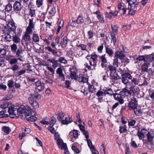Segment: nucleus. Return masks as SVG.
I'll list each match as a JSON object with an SVG mask.
<instances>
[{
  "label": "nucleus",
  "mask_w": 154,
  "mask_h": 154,
  "mask_svg": "<svg viewBox=\"0 0 154 154\" xmlns=\"http://www.w3.org/2000/svg\"><path fill=\"white\" fill-rule=\"evenodd\" d=\"M108 68L110 71L111 82L112 85H113L116 81V67L112 65H109Z\"/></svg>",
  "instance_id": "nucleus-1"
},
{
  "label": "nucleus",
  "mask_w": 154,
  "mask_h": 154,
  "mask_svg": "<svg viewBox=\"0 0 154 154\" xmlns=\"http://www.w3.org/2000/svg\"><path fill=\"white\" fill-rule=\"evenodd\" d=\"M138 105L137 101L136 98L133 97L131 101L128 104V106L130 110H133L137 107Z\"/></svg>",
  "instance_id": "nucleus-2"
},
{
  "label": "nucleus",
  "mask_w": 154,
  "mask_h": 154,
  "mask_svg": "<svg viewBox=\"0 0 154 154\" xmlns=\"http://www.w3.org/2000/svg\"><path fill=\"white\" fill-rule=\"evenodd\" d=\"M90 66L87 63L84 64V66L89 70H92L95 69V67L97 66V62L93 61L91 60H89Z\"/></svg>",
  "instance_id": "nucleus-3"
},
{
  "label": "nucleus",
  "mask_w": 154,
  "mask_h": 154,
  "mask_svg": "<svg viewBox=\"0 0 154 154\" xmlns=\"http://www.w3.org/2000/svg\"><path fill=\"white\" fill-rule=\"evenodd\" d=\"M13 8L14 12L16 13H19L20 12L22 7L20 2L16 1L14 3Z\"/></svg>",
  "instance_id": "nucleus-4"
},
{
  "label": "nucleus",
  "mask_w": 154,
  "mask_h": 154,
  "mask_svg": "<svg viewBox=\"0 0 154 154\" xmlns=\"http://www.w3.org/2000/svg\"><path fill=\"white\" fill-rule=\"evenodd\" d=\"M32 31L26 29V32L23 36L22 39L25 42H28L31 40L30 34H32Z\"/></svg>",
  "instance_id": "nucleus-5"
},
{
  "label": "nucleus",
  "mask_w": 154,
  "mask_h": 154,
  "mask_svg": "<svg viewBox=\"0 0 154 154\" xmlns=\"http://www.w3.org/2000/svg\"><path fill=\"white\" fill-rule=\"evenodd\" d=\"M122 50H121V51H116V59L118 58L120 59H122L123 57H125V55L123 53V51H124V46L122 45ZM117 59H116V65H117V67L118 66V61H117Z\"/></svg>",
  "instance_id": "nucleus-6"
},
{
  "label": "nucleus",
  "mask_w": 154,
  "mask_h": 154,
  "mask_svg": "<svg viewBox=\"0 0 154 154\" xmlns=\"http://www.w3.org/2000/svg\"><path fill=\"white\" fill-rule=\"evenodd\" d=\"M35 86L37 87L35 88V91H37V89L39 91H41L43 90L45 88L44 83H41L39 80H38L35 83Z\"/></svg>",
  "instance_id": "nucleus-7"
},
{
  "label": "nucleus",
  "mask_w": 154,
  "mask_h": 154,
  "mask_svg": "<svg viewBox=\"0 0 154 154\" xmlns=\"http://www.w3.org/2000/svg\"><path fill=\"white\" fill-rule=\"evenodd\" d=\"M29 102L31 105L35 109H37L39 107L38 103L33 98L29 97L28 98Z\"/></svg>",
  "instance_id": "nucleus-8"
},
{
  "label": "nucleus",
  "mask_w": 154,
  "mask_h": 154,
  "mask_svg": "<svg viewBox=\"0 0 154 154\" xmlns=\"http://www.w3.org/2000/svg\"><path fill=\"white\" fill-rule=\"evenodd\" d=\"M118 9L119 11L123 15L126 14L127 10H129V8H127L124 5H122L121 3H119L118 5Z\"/></svg>",
  "instance_id": "nucleus-9"
},
{
  "label": "nucleus",
  "mask_w": 154,
  "mask_h": 154,
  "mask_svg": "<svg viewBox=\"0 0 154 154\" xmlns=\"http://www.w3.org/2000/svg\"><path fill=\"white\" fill-rule=\"evenodd\" d=\"M56 72L58 75L59 78L61 81H64L65 80V78L63 73V70L62 68L61 67L58 68Z\"/></svg>",
  "instance_id": "nucleus-10"
},
{
  "label": "nucleus",
  "mask_w": 154,
  "mask_h": 154,
  "mask_svg": "<svg viewBox=\"0 0 154 154\" xmlns=\"http://www.w3.org/2000/svg\"><path fill=\"white\" fill-rule=\"evenodd\" d=\"M56 141L57 142V144L59 148H60L62 149H63L64 150H66V149H67L66 143H64L62 139H60Z\"/></svg>",
  "instance_id": "nucleus-11"
},
{
  "label": "nucleus",
  "mask_w": 154,
  "mask_h": 154,
  "mask_svg": "<svg viewBox=\"0 0 154 154\" xmlns=\"http://www.w3.org/2000/svg\"><path fill=\"white\" fill-rule=\"evenodd\" d=\"M7 26L8 28L7 30H9L11 32H13L15 31L16 28L15 23L13 21L9 22Z\"/></svg>",
  "instance_id": "nucleus-12"
},
{
  "label": "nucleus",
  "mask_w": 154,
  "mask_h": 154,
  "mask_svg": "<svg viewBox=\"0 0 154 154\" xmlns=\"http://www.w3.org/2000/svg\"><path fill=\"white\" fill-rule=\"evenodd\" d=\"M12 32L9 30H7L6 31L5 34L7 35L5 37V38L8 42H10L12 40L13 35Z\"/></svg>",
  "instance_id": "nucleus-13"
},
{
  "label": "nucleus",
  "mask_w": 154,
  "mask_h": 154,
  "mask_svg": "<svg viewBox=\"0 0 154 154\" xmlns=\"http://www.w3.org/2000/svg\"><path fill=\"white\" fill-rule=\"evenodd\" d=\"M25 112L24 114L26 116H28L31 115L32 113V110L31 107L28 106H24Z\"/></svg>",
  "instance_id": "nucleus-14"
},
{
  "label": "nucleus",
  "mask_w": 154,
  "mask_h": 154,
  "mask_svg": "<svg viewBox=\"0 0 154 154\" xmlns=\"http://www.w3.org/2000/svg\"><path fill=\"white\" fill-rule=\"evenodd\" d=\"M33 18H32L29 20V25L26 29L31 31H32V30H34L35 23L33 22Z\"/></svg>",
  "instance_id": "nucleus-15"
},
{
  "label": "nucleus",
  "mask_w": 154,
  "mask_h": 154,
  "mask_svg": "<svg viewBox=\"0 0 154 154\" xmlns=\"http://www.w3.org/2000/svg\"><path fill=\"white\" fill-rule=\"evenodd\" d=\"M124 71L120 67L116 68V79H120L124 73Z\"/></svg>",
  "instance_id": "nucleus-16"
},
{
  "label": "nucleus",
  "mask_w": 154,
  "mask_h": 154,
  "mask_svg": "<svg viewBox=\"0 0 154 154\" xmlns=\"http://www.w3.org/2000/svg\"><path fill=\"white\" fill-rule=\"evenodd\" d=\"M150 64L149 63L146 62H144L141 66L142 71L143 72H146L148 71V67L150 66Z\"/></svg>",
  "instance_id": "nucleus-17"
},
{
  "label": "nucleus",
  "mask_w": 154,
  "mask_h": 154,
  "mask_svg": "<svg viewBox=\"0 0 154 154\" xmlns=\"http://www.w3.org/2000/svg\"><path fill=\"white\" fill-rule=\"evenodd\" d=\"M120 93H122L121 95H123V97L124 96H128L131 94L130 91H129L128 89L126 88L122 89V91H120Z\"/></svg>",
  "instance_id": "nucleus-18"
},
{
  "label": "nucleus",
  "mask_w": 154,
  "mask_h": 154,
  "mask_svg": "<svg viewBox=\"0 0 154 154\" xmlns=\"http://www.w3.org/2000/svg\"><path fill=\"white\" fill-rule=\"evenodd\" d=\"M103 91H104V94H108L110 95H113L114 99L116 100V93L113 94V91L110 89H103Z\"/></svg>",
  "instance_id": "nucleus-19"
},
{
  "label": "nucleus",
  "mask_w": 154,
  "mask_h": 154,
  "mask_svg": "<svg viewBox=\"0 0 154 154\" xmlns=\"http://www.w3.org/2000/svg\"><path fill=\"white\" fill-rule=\"evenodd\" d=\"M68 38L65 36L62 38L60 42V45L62 48H64L66 47L67 45Z\"/></svg>",
  "instance_id": "nucleus-20"
},
{
  "label": "nucleus",
  "mask_w": 154,
  "mask_h": 154,
  "mask_svg": "<svg viewBox=\"0 0 154 154\" xmlns=\"http://www.w3.org/2000/svg\"><path fill=\"white\" fill-rule=\"evenodd\" d=\"M78 136V131L74 129L72 131L70 132L69 136L71 138L73 136L74 138H76Z\"/></svg>",
  "instance_id": "nucleus-21"
},
{
  "label": "nucleus",
  "mask_w": 154,
  "mask_h": 154,
  "mask_svg": "<svg viewBox=\"0 0 154 154\" xmlns=\"http://www.w3.org/2000/svg\"><path fill=\"white\" fill-rule=\"evenodd\" d=\"M144 131H147L145 128H142L141 129V131H138L137 133V135L139 139L144 137V134L145 133Z\"/></svg>",
  "instance_id": "nucleus-22"
},
{
  "label": "nucleus",
  "mask_w": 154,
  "mask_h": 154,
  "mask_svg": "<svg viewBox=\"0 0 154 154\" xmlns=\"http://www.w3.org/2000/svg\"><path fill=\"white\" fill-rule=\"evenodd\" d=\"M45 48L46 50L51 52L54 56H56L57 55V51H56L54 49H52L51 47L47 46V47H45Z\"/></svg>",
  "instance_id": "nucleus-23"
},
{
  "label": "nucleus",
  "mask_w": 154,
  "mask_h": 154,
  "mask_svg": "<svg viewBox=\"0 0 154 154\" xmlns=\"http://www.w3.org/2000/svg\"><path fill=\"white\" fill-rule=\"evenodd\" d=\"M32 41L35 42H38L39 41V37L37 33H33L32 36Z\"/></svg>",
  "instance_id": "nucleus-24"
},
{
  "label": "nucleus",
  "mask_w": 154,
  "mask_h": 154,
  "mask_svg": "<svg viewBox=\"0 0 154 154\" xmlns=\"http://www.w3.org/2000/svg\"><path fill=\"white\" fill-rule=\"evenodd\" d=\"M146 62H152L154 61V53L149 55H146Z\"/></svg>",
  "instance_id": "nucleus-25"
},
{
  "label": "nucleus",
  "mask_w": 154,
  "mask_h": 154,
  "mask_svg": "<svg viewBox=\"0 0 154 154\" xmlns=\"http://www.w3.org/2000/svg\"><path fill=\"white\" fill-rule=\"evenodd\" d=\"M146 55H139L138 57H137L136 60H137L139 61H143L144 62H146Z\"/></svg>",
  "instance_id": "nucleus-26"
},
{
  "label": "nucleus",
  "mask_w": 154,
  "mask_h": 154,
  "mask_svg": "<svg viewBox=\"0 0 154 154\" xmlns=\"http://www.w3.org/2000/svg\"><path fill=\"white\" fill-rule=\"evenodd\" d=\"M72 121V119L68 117L66 118L64 120H63L62 121V123L64 125L67 124L71 122Z\"/></svg>",
  "instance_id": "nucleus-27"
},
{
  "label": "nucleus",
  "mask_w": 154,
  "mask_h": 154,
  "mask_svg": "<svg viewBox=\"0 0 154 154\" xmlns=\"http://www.w3.org/2000/svg\"><path fill=\"white\" fill-rule=\"evenodd\" d=\"M78 81L79 82L86 83L88 81V79L86 77L84 76H81L79 77Z\"/></svg>",
  "instance_id": "nucleus-28"
},
{
  "label": "nucleus",
  "mask_w": 154,
  "mask_h": 154,
  "mask_svg": "<svg viewBox=\"0 0 154 154\" xmlns=\"http://www.w3.org/2000/svg\"><path fill=\"white\" fill-rule=\"evenodd\" d=\"M43 79L46 83L51 85H52L53 83V81L47 76H45L43 78Z\"/></svg>",
  "instance_id": "nucleus-29"
},
{
  "label": "nucleus",
  "mask_w": 154,
  "mask_h": 154,
  "mask_svg": "<svg viewBox=\"0 0 154 154\" xmlns=\"http://www.w3.org/2000/svg\"><path fill=\"white\" fill-rule=\"evenodd\" d=\"M12 9V5L9 3L6 5L5 8V11L8 12L11 11Z\"/></svg>",
  "instance_id": "nucleus-30"
},
{
  "label": "nucleus",
  "mask_w": 154,
  "mask_h": 154,
  "mask_svg": "<svg viewBox=\"0 0 154 154\" xmlns=\"http://www.w3.org/2000/svg\"><path fill=\"white\" fill-rule=\"evenodd\" d=\"M29 15L32 17L35 16V10L33 8H29Z\"/></svg>",
  "instance_id": "nucleus-31"
},
{
  "label": "nucleus",
  "mask_w": 154,
  "mask_h": 154,
  "mask_svg": "<svg viewBox=\"0 0 154 154\" xmlns=\"http://www.w3.org/2000/svg\"><path fill=\"white\" fill-rule=\"evenodd\" d=\"M88 89L89 91L91 93H94L96 91L97 88L93 85L90 84L88 85Z\"/></svg>",
  "instance_id": "nucleus-32"
},
{
  "label": "nucleus",
  "mask_w": 154,
  "mask_h": 154,
  "mask_svg": "<svg viewBox=\"0 0 154 154\" xmlns=\"http://www.w3.org/2000/svg\"><path fill=\"white\" fill-rule=\"evenodd\" d=\"M131 82L130 85H137L138 84V79H137L136 78H133L131 79Z\"/></svg>",
  "instance_id": "nucleus-33"
},
{
  "label": "nucleus",
  "mask_w": 154,
  "mask_h": 154,
  "mask_svg": "<svg viewBox=\"0 0 154 154\" xmlns=\"http://www.w3.org/2000/svg\"><path fill=\"white\" fill-rule=\"evenodd\" d=\"M87 142L88 144L90 149H93L95 150V147L93 145L92 142L90 139H86Z\"/></svg>",
  "instance_id": "nucleus-34"
},
{
  "label": "nucleus",
  "mask_w": 154,
  "mask_h": 154,
  "mask_svg": "<svg viewBox=\"0 0 154 154\" xmlns=\"http://www.w3.org/2000/svg\"><path fill=\"white\" fill-rule=\"evenodd\" d=\"M12 40L16 44L19 43L20 42V39L16 35H13Z\"/></svg>",
  "instance_id": "nucleus-35"
},
{
  "label": "nucleus",
  "mask_w": 154,
  "mask_h": 154,
  "mask_svg": "<svg viewBox=\"0 0 154 154\" xmlns=\"http://www.w3.org/2000/svg\"><path fill=\"white\" fill-rule=\"evenodd\" d=\"M119 131L120 133L125 132L127 131L126 126V125H124V126H120L119 127Z\"/></svg>",
  "instance_id": "nucleus-36"
},
{
  "label": "nucleus",
  "mask_w": 154,
  "mask_h": 154,
  "mask_svg": "<svg viewBox=\"0 0 154 154\" xmlns=\"http://www.w3.org/2000/svg\"><path fill=\"white\" fill-rule=\"evenodd\" d=\"M56 122V119L54 117L52 116L50 119L49 124L50 126H53Z\"/></svg>",
  "instance_id": "nucleus-37"
},
{
  "label": "nucleus",
  "mask_w": 154,
  "mask_h": 154,
  "mask_svg": "<svg viewBox=\"0 0 154 154\" xmlns=\"http://www.w3.org/2000/svg\"><path fill=\"white\" fill-rule=\"evenodd\" d=\"M70 76L72 79H74L75 80H77V81L79 78V76L76 75V72H71Z\"/></svg>",
  "instance_id": "nucleus-38"
},
{
  "label": "nucleus",
  "mask_w": 154,
  "mask_h": 154,
  "mask_svg": "<svg viewBox=\"0 0 154 154\" xmlns=\"http://www.w3.org/2000/svg\"><path fill=\"white\" fill-rule=\"evenodd\" d=\"M15 110H14V107L12 106H10L8 108V112L10 115H16L15 112Z\"/></svg>",
  "instance_id": "nucleus-39"
},
{
  "label": "nucleus",
  "mask_w": 154,
  "mask_h": 154,
  "mask_svg": "<svg viewBox=\"0 0 154 154\" xmlns=\"http://www.w3.org/2000/svg\"><path fill=\"white\" fill-rule=\"evenodd\" d=\"M65 114L63 112H60L59 114H58V116H57V119L58 120L60 121H62L63 120V118Z\"/></svg>",
  "instance_id": "nucleus-40"
},
{
  "label": "nucleus",
  "mask_w": 154,
  "mask_h": 154,
  "mask_svg": "<svg viewBox=\"0 0 154 154\" xmlns=\"http://www.w3.org/2000/svg\"><path fill=\"white\" fill-rule=\"evenodd\" d=\"M56 12V9L54 7H51L49 13L51 16H53Z\"/></svg>",
  "instance_id": "nucleus-41"
},
{
  "label": "nucleus",
  "mask_w": 154,
  "mask_h": 154,
  "mask_svg": "<svg viewBox=\"0 0 154 154\" xmlns=\"http://www.w3.org/2000/svg\"><path fill=\"white\" fill-rule=\"evenodd\" d=\"M84 20L82 16L79 15L76 20V22L78 24H81L84 22Z\"/></svg>",
  "instance_id": "nucleus-42"
},
{
  "label": "nucleus",
  "mask_w": 154,
  "mask_h": 154,
  "mask_svg": "<svg viewBox=\"0 0 154 154\" xmlns=\"http://www.w3.org/2000/svg\"><path fill=\"white\" fill-rule=\"evenodd\" d=\"M10 69L14 72L20 69V67L18 65L16 64L11 66Z\"/></svg>",
  "instance_id": "nucleus-43"
},
{
  "label": "nucleus",
  "mask_w": 154,
  "mask_h": 154,
  "mask_svg": "<svg viewBox=\"0 0 154 154\" xmlns=\"http://www.w3.org/2000/svg\"><path fill=\"white\" fill-rule=\"evenodd\" d=\"M122 82L125 84H126L127 83H128V82H130L129 81L128 79L127 78L125 77V75L123 74V75L122 76Z\"/></svg>",
  "instance_id": "nucleus-44"
},
{
  "label": "nucleus",
  "mask_w": 154,
  "mask_h": 154,
  "mask_svg": "<svg viewBox=\"0 0 154 154\" xmlns=\"http://www.w3.org/2000/svg\"><path fill=\"white\" fill-rule=\"evenodd\" d=\"M106 53H107L109 56H112L114 52L111 49L108 47H106Z\"/></svg>",
  "instance_id": "nucleus-45"
},
{
  "label": "nucleus",
  "mask_w": 154,
  "mask_h": 154,
  "mask_svg": "<svg viewBox=\"0 0 154 154\" xmlns=\"http://www.w3.org/2000/svg\"><path fill=\"white\" fill-rule=\"evenodd\" d=\"M2 131L7 134H8L11 131L10 128L7 126H4L2 127Z\"/></svg>",
  "instance_id": "nucleus-46"
},
{
  "label": "nucleus",
  "mask_w": 154,
  "mask_h": 154,
  "mask_svg": "<svg viewBox=\"0 0 154 154\" xmlns=\"http://www.w3.org/2000/svg\"><path fill=\"white\" fill-rule=\"evenodd\" d=\"M6 54V49H1L0 50V56L1 57H4Z\"/></svg>",
  "instance_id": "nucleus-47"
},
{
  "label": "nucleus",
  "mask_w": 154,
  "mask_h": 154,
  "mask_svg": "<svg viewBox=\"0 0 154 154\" xmlns=\"http://www.w3.org/2000/svg\"><path fill=\"white\" fill-rule=\"evenodd\" d=\"M91 60L93 61L97 62L96 60H97V58L98 57L97 55L96 54L93 53L91 54Z\"/></svg>",
  "instance_id": "nucleus-48"
},
{
  "label": "nucleus",
  "mask_w": 154,
  "mask_h": 154,
  "mask_svg": "<svg viewBox=\"0 0 154 154\" xmlns=\"http://www.w3.org/2000/svg\"><path fill=\"white\" fill-rule=\"evenodd\" d=\"M147 137L148 141L149 142H151L153 139V136H152L149 131H148L147 134Z\"/></svg>",
  "instance_id": "nucleus-49"
},
{
  "label": "nucleus",
  "mask_w": 154,
  "mask_h": 154,
  "mask_svg": "<svg viewBox=\"0 0 154 154\" xmlns=\"http://www.w3.org/2000/svg\"><path fill=\"white\" fill-rule=\"evenodd\" d=\"M23 132L26 135V134H29L31 132V130L29 128H26L24 127L22 128Z\"/></svg>",
  "instance_id": "nucleus-50"
},
{
  "label": "nucleus",
  "mask_w": 154,
  "mask_h": 154,
  "mask_svg": "<svg viewBox=\"0 0 154 154\" xmlns=\"http://www.w3.org/2000/svg\"><path fill=\"white\" fill-rule=\"evenodd\" d=\"M9 63L11 66L16 64V63H17V59L15 58L12 59L9 61Z\"/></svg>",
  "instance_id": "nucleus-51"
},
{
  "label": "nucleus",
  "mask_w": 154,
  "mask_h": 154,
  "mask_svg": "<svg viewBox=\"0 0 154 154\" xmlns=\"http://www.w3.org/2000/svg\"><path fill=\"white\" fill-rule=\"evenodd\" d=\"M133 110H134V113L135 115L137 116H139L140 115L141 112L140 109L137 108Z\"/></svg>",
  "instance_id": "nucleus-52"
},
{
  "label": "nucleus",
  "mask_w": 154,
  "mask_h": 154,
  "mask_svg": "<svg viewBox=\"0 0 154 154\" xmlns=\"http://www.w3.org/2000/svg\"><path fill=\"white\" fill-rule=\"evenodd\" d=\"M11 48L12 52H15L17 48V47L16 44H13L11 46Z\"/></svg>",
  "instance_id": "nucleus-53"
},
{
  "label": "nucleus",
  "mask_w": 154,
  "mask_h": 154,
  "mask_svg": "<svg viewBox=\"0 0 154 154\" xmlns=\"http://www.w3.org/2000/svg\"><path fill=\"white\" fill-rule=\"evenodd\" d=\"M37 119V118L34 116H31L30 117H27V120L28 121H30L31 122L35 121Z\"/></svg>",
  "instance_id": "nucleus-54"
},
{
  "label": "nucleus",
  "mask_w": 154,
  "mask_h": 154,
  "mask_svg": "<svg viewBox=\"0 0 154 154\" xmlns=\"http://www.w3.org/2000/svg\"><path fill=\"white\" fill-rule=\"evenodd\" d=\"M100 150L102 154H106V148L105 147L104 144H102L100 147Z\"/></svg>",
  "instance_id": "nucleus-55"
},
{
  "label": "nucleus",
  "mask_w": 154,
  "mask_h": 154,
  "mask_svg": "<svg viewBox=\"0 0 154 154\" xmlns=\"http://www.w3.org/2000/svg\"><path fill=\"white\" fill-rule=\"evenodd\" d=\"M7 85L9 88H12L14 85V82L12 80H9L8 82Z\"/></svg>",
  "instance_id": "nucleus-56"
},
{
  "label": "nucleus",
  "mask_w": 154,
  "mask_h": 154,
  "mask_svg": "<svg viewBox=\"0 0 154 154\" xmlns=\"http://www.w3.org/2000/svg\"><path fill=\"white\" fill-rule=\"evenodd\" d=\"M123 74L128 80H131L133 76L131 75L129 73L125 72Z\"/></svg>",
  "instance_id": "nucleus-57"
},
{
  "label": "nucleus",
  "mask_w": 154,
  "mask_h": 154,
  "mask_svg": "<svg viewBox=\"0 0 154 154\" xmlns=\"http://www.w3.org/2000/svg\"><path fill=\"white\" fill-rule=\"evenodd\" d=\"M23 51L21 49H18L16 51V55L17 56V57H21V54H23Z\"/></svg>",
  "instance_id": "nucleus-58"
},
{
  "label": "nucleus",
  "mask_w": 154,
  "mask_h": 154,
  "mask_svg": "<svg viewBox=\"0 0 154 154\" xmlns=\"http://www.w3.org/2000/svg\"><path fill=\"white\" fill-rule=\"evenodd\" d=\"M131 27V24L127 25L122 27V29L125 31H128L130 30Z\"/></svg>",
  "instance_id": "nucleus-59"
},
{
  "label": "nucleus",
  "mask_w": 154,
  "mask_h": 154,
  "mask_svg": "<svg viewBox=\"0 0 154 154\" xmlns=\"http://www.w3.org/2000/svg\"><path fill=\"white\" fill-rule=\"evenodd\" d=\"M77 46L78 47H81V49L83 51H86L87 52H88V50H86V46L85 45H84V44H79L77 45Z\"/></svg>",
  "instance_id": "nucleus-60"
},
{
  "label": "nucleus",
  "mask_w": 154,
  "mask_h": 154,
  "mask_svg": "<svg viewBox=\"0 0 154 154\" xmlns=\"http://www.w3.org/2000/svg\"><path fill=\"white\" fill-rule=\"evenodd\" d=\"M128 125L130 126H134L136 123V121L135 120H132L131 121H129L128 122Z\"/></svg>",
  "instance_id": "nucleus-61"
},
{
  "label": "nucleus",
  "mask_w": 154,
  "mask_h": 154,
  "mask_svg": "<svg viewBox=\"0 0 154 154\" xmlns=\"http://www.w3.org/2000/svg\"><path fill=\"white\" fill-rule=\"evenodd\" d=\"M25 111L24 106L23 107H19L17 109V112L21 114H24V112Z\"/></svg>",
  "instance_id": "nucleus-62"
},
{
  "label": "nucleus",
  "mask_w": 154,
  "mask_h": 154,
  "mask_svg": "<svg viewBox=\"0 0 154 154\" xmlns=\"http://www.w3.org/2000/svg\"><path fill=\"white\" fill-rule=\"evenodd\" d=\"M43 0H37L36 4L37 7H40L42 6L43 3Z\"/></svg>",
  "instance_id": "nucleus-63"
},
{
  "label": "nucleus",
  "mask_w": 154,
  "mask_h": 154,
  "mask_svg": "<svg viewBox=\"0 0 154 154\" xmlns=\"http://www.w3.org/2000/svg\"><path fill=\"white\" fill-rule=\"evenodd\" d=\"M53 126H50L48 127V129L52 134H54L56 132L54 128L53 127Z\"/></svg>",
  "instance_id": "nucleus-64"
}]
</instances>
